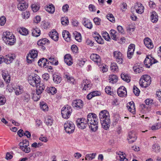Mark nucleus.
<instances>
[{"label":"nucleus","mask_w":161,"mask_h":161,"mask_svg":"<svg viewBox=\"0 0 161 161\" xmlns=\"http://www.w3.org/2000/svg\"><path fill=\"white\" fill-rule=\"evenodd\" d=\"M38 52L36 50H33L31 51L26 57L27 62L29 64L32 63L34 59L36 58Z\"/></svg>","instance_id":"1a4fd4ad"},{"label":"nucleus","mask_w":161,"mask_h":161,"mask_svg":"<svg viewBox=\"0 0 161 161\" xmlns=\"http://www.w3.org/2000/svg\"><path fill=\"white\" fill-rule=\"evenodd\" d=\"M30 14L29 12L26 11L22 14V17L23 19H26L30 16Z\"/></svg>","instance_id":"bf43d9fd"},{"label":"nucleus","mask_w":161,"mask_h":161,"mask_svg":"<svg viewBox=\"0 0 161 161\" xmlns=\"http://www.w3.org/2000/svg\"><path fill=\"white\" fill-rule=\"evenodd\" d=\"M36 86V92L38 94H41L45 88V86L43 83H41L40 82L37 84Z\"/></svg>","instance_id":"aec40b11"},{"label":"nucleus","mask_w":161,"mask_h":161,"mask_svg":"<svg viewBox=\"0 0 161 161\" xmlns=\"http://www.w3.org/2000/svg\"><path fill=\"white\" fill-rule=\"evenodd\" d=\"M45 9L47 12L51 14L53 13L55 10V7L52 4L46 5L45 7Z\"/></svg>","instance_id":"473e14b6"},{"label":"nucleus","mask_w":161,"mask_h":161,"mask_svg":"<svg viewBox=\"0 0 161 161\" xmlns=\"http://www.w3.org/2000/svg\"><path fill=\"white\" fill-rule=\"evenodd\" d=\"M65 131L68 133H73L75 129V126L74 123L69 121H66L64 125Z\"/></svg>","instance_id":"6e6552de"},{"label":"nucleus","mask_w":161,"mask_h":161,"mask_svg":"<svg viewBox=\"0 0 161 161\" xmlns=\"http://www.w3.org/2000/svg\"><path fill=\"white\" fill-rule=\"evenodd\" d=\"M127 108L128 110L133 114L135 113L136 109L135 104L133 102H129L127 105Z\"/></svg>","instance_id":"412c9836"},{"label":"nucleus","mask_w":161,"mask_h":161,"mask_svg":"<svg viewBox=\"0 0 161 161\" xmlns=\"http://www.w3.org/2000/svg\"><path fill=\"white\" fill-rule=\"evenodd\" d=\"M62 35L66 41L69 42L70 41V35L68 31H64L62 32Z\"/></svg>","instance_id":"c85d7f7f"},{"label":"nucleus","mask_w":161,"mask_h":161,"mask_svg":"<svg viewBox=\"0 0 161 161\" xmlns=\"http://www.w3.org/2000/svg\"><path fill=\"white\" fill-rule=\"evenodd\" d=\"M28 81L31 85L34 86L41 82V79L37 75H34V76L30 75L28 77Z\"/></svg>","instance_id":"0eeeda50"},{"label":"nucleus","mask_w":161,"mask_h":161,"mask_svg":"<svg viewBox=\"0 0 161 161\" xmlns=\"http://www.w3.org/2000/svg\"><path fill=\"white\" fill-rule=\"evenodd\" d=\"M40 106L41 108L44 111H47L48 107L47 104L44 102H41L40 103Z\"/></svg>","instance_id":"09e8293b"},{"label":"nucleus","mask_w":161,"mask_h":161,"mask_svg":"<svg viewBox=\"0 0 161 161\" xmlns=\"http://www.w3.org/2000/svg\"><path fill=\"white\" fill-rule=\"evenodd\" d=\"M31 8L32 11L34 12H36L38 11L39 8V7L36 4H34L31 5Z\"/></svg>","instance_id":"052dcab7"},{"label":"nucleus","mask_w":161,"mask_h":161,"mask_svg":"<svg viewBox=\"0 0 161 161\" xmlns=\"http://www.w3.org/2000/svg\"><path fill=\"white\" fill-rule=\"evenodd\" d=\"M102 34L103 37L107 41H109L110 39V38L108 34L106 31H103Z\"/></svg>","instance_id":"6e6d98bb"},{"label":"nucleus","mask_w":161,"mask_h":161,"mask_svg":"<svg viewBox=\"0 0 161 161\" xmlns=\"http://www.w3.org/2000/svg\"><path fill=\"white\" fill-rule=\"evenodd\" d=\"M48 42V40L46 38H43L39 40L37 43V45L41 46L42 48L43 49H45V47L43 46V45H45Z\"/></svg>","instance_id":"c756f323"},{"label":"nucleus","mask_w":161,"mask_h":161,"mask_svg":"<svg viewBox=\"0 0 161 161\" xmlns=\"http://www.w3.org/2000/svg\"><path fill=\"white\" fill-rule=\"evenodd\" d=\"M40 34L41 31L39 28H36L32 30V35L34 37H37L39 36Z\"/></svg>","instance_id":"c9c22d12"},{"label":"nucleus","mask_w":161,"mask_h":161,"mask_svg":"<svg viewBox=\"0 0 161 161\" xmlns=\"http://www.w3.org/2000/svg\"><path fill=\"white\" fill-rule=\"evenodd\" d=\"M46 91L48 93H51L52 95L55 94L57 92V90L54 87H47Z\"/></svg>","instance_id":"e433bc0d"},{"label":"nucleus","mask_w":161,"mask_h":161,"mask_svg":"<svg viewBox=\"0 0 161 161\" xmlns=\"http://www.w3.org/2000/svg\"><path fill=\"white\" fill-rule=\"evenodd\" d=\"M28 4L25 2L19 3L17 5L18 9L21 11L25 10L28 8Z\"/></svg>","instance_id":"2f4dec72"},{"label":"nucleus","mask_w":161,"mask_h":161,"mask_svg":"<svg viewBox=\"0 0 161 161\" xmlns=\"http://www.w3.org/2000/svg\"><path fill=\"white\" fill-rule=\"evenodd\" d=\"M151 20L153 23H156L158 20V16L157 14L155 11H153L151 13Z\"/></svg>","instance_id":"7c9ffc66"},{"label":"nucleus","mask_w":161,"mask_h":161,"mask_svg":"<svg viewBox=\"0 0 161 161\" xmlns=\"http://www.w3.org/2000/svg\"><path fill=\"white\" fill-rule=\"evenodd\" d=\"M93 21L96 25H99L100 24L101 20L98 18L96 17L94 19Z\"/></svg>","instance_id":"774afa93"},{"label":"nucleus","mask_w":161,"mask_h":161,"mask_svg":"<svg viewBox=\"0 0 161 161\" xmlns=\"http://www.w3.org/2000/svg\"><path fill=\"white\" fill-rule=\"evenodd\" d=\"M49 36L53 40L55 41H57L59 39L58 33L56 31L53 30L49 33Z\"/></svg>","instance_id":"4be33fe9"},{"label":"nucleus","mask_w":161,"mask_h":161,"mask_svg":"<svg viewBox=\"0 0 161 161\" xmlns=\"http://www.w3.org/2000/svg\"><path fill=\"white\" fill-rule=\"evenodd\" d=\"M47 59L43 58L39 59L38 62L39 65L41 66L43 65L44 66L46 64Z\"/></svg>","instance_id":"5fc2aeb1"},{"label":"nucleus","mask_w":161,"mask_h":161,"mask_svg":"<svg viewBox=\"0 0 161 161\" xmlns=\"http://www.w3.org/2000/svg\"><path fill=\"white\" fill-rule=\"evenodd\" d=\"M136 12L139 14H142L144 12V7L140 3H137L135 6Z\"/></svg>","instance_id":"b1692460"},{"label":"nucleus","mask_w":161,"mask_h":161,"mask_svg":"<svg viewBox=\"0 0 161 161\" xmlns=\"http://www.w3.org/2000/svg\"><path fill=\"white\" fill-rule=\"evenodd\" d=\"M90 58L98 66L102 65V63L101 57L95 53L92 54L90 56Z\"/></svg>","instance_id":"4468645a"},{"label":"nucleus","mask_w":161,"mask_h":161,"mask_svg":"<svg viewBox=\"0 0 161 161\" xmlns=\"http://www.w3.org/2000/svg\"><path fill=\"white\" fill-rule=\"evenodd\" d=\"M105 91L107 94L110 95H112L113 94V89H111V87L109 86H107L106 87Z\"/></svg>","instance_id":"603ef678"},{"label":"nucleus","mask_w":161,"mask_h":161,"mask_svg":"<svg viewBox=\"0 0 161 161\" xmlns=\"http://www.w3.org/2000/svg\"><path fill=\"white\" fill-rule=\"evenodd\" d=\"M65 62L68 65H70L73 64L72 60L70 55L67 54L64 56Z\"/></svg>","instance_id":"a878e982"},{"label":"nucleus","mask_w":161,"mask_h":161,"mask_svg":"<svg viewBox=\"0 0 161 161\" xmlns=\"http://www.w3.org/2000/svg\"><path fill=\"white\" fill-rule=\"evenodd\" d=\"M133 91L135 94L136 96L139 95L140 92V90L135 86H134L133 87Z\"/></svg>","instance_id":"680f3d73"},{"label":"nucleus","mask_w":161,"mask_h":161,"mask_svg":"<svg viewBox=\"0 0 161 161\" xmlns=\"http://www.w3.org/2000/svg\"><path fill=\"white\" fill-rule=\"evenodd\" d=\"M83 24L85 27L88 29H91L92 27V23L89 19H85Z\"/></svg>","instance_id":"f704fd0d"},{"label":"nucleus","mask_w":161,"mask_h":161,"mask_svg":"<svg viewBox=\"0 0 161 161\" xmlns=\"http://www.w3.org/2000/svg\"><path fill=\"white\" fill-rule=\"evenodd\" d=\"M87 123L91 130L96 131L98 128V119L97 115L93 113H90L87 116Z\"/></svg>","instance_id":"f03ea898"},{"label":"nucleus","mask_w":161,"mask_h":161,"mask_svg":"<svg viewBox=\"0 0 161 161\" xmlns=\"http://www.w3.org/2000/svg\"><path fill=\"white\" fill-rule=\"evenodd\" d=\"M40 94H38L37 92L36 94H34L32 96V99L35 101H37L39 100L40 96Z\"/></svg>","instance_id":"e2e57ef3"},{"label":"nucleus","mask_w":161,"mask_h":161,"mask_svg":"<svg viewBox=\"0 0 161 161\" xmlns=\"http://www.w3.org/2000/svg\"><path fill=\"white\" fill-rule=\"evenodd\" d=\"M133 69L136 73H139L143 71L144 68L139 65H134Z\"/></svg>","instance_id":"72a5a7b5"},{"label":"nucleus","mask_w":161,"mask_h":161,"mask_svg":"<svg viewBox=\"0 0 161 161\" xmlns=\"http://www.w3.org/2000/svg\"><path fill=\"white\" fill-rule=\"evenodd\" d=\"M96 154V153L87 154L86 155L85 159L86 160H91L95 158Z\"/></svg>","instance_id":"a18cd8bd"},{"label":"nucleus","mask_w":161,"mask_h":161,"mask_svg":"<svg viewBox=\"0 0 161 161\" xmlns=\"http://www.w3.org/2000/svg\"><path fill=\"white\" fill-rule=\"evenodd\" d=\"M92 86L91 81L88 80H84L81 84V87L82 90L87 91L90 89Z\"/></svg>","instance_id":"ddd939ff"},{"label":"nucleus","mask_w":161,"mask_h":161,"mask_svg":"<svg viewBox=\"0 0 161 161\" xmlns=\"http://www.w3.org/2000/svg\"><path fill=\"white\" fill-rule=\"evenodd\" d=\"M151 82L150 76L146 75L141 77L139 82L140 86L142 87L146 88L150 85Z\"/></svg>","instance_id":"20e7f679"},{"label":"nucleus","mask_w":161,"mask_h":161,"mask_svg":"<svg viewBox=\"0 0 161 161\" xmlns=\"http://www.w3.org/2000/svg\"><path fill=\"white\" fill-rule=\"evenodd\" d=\"M3 38L7 44L10 45H13L16 42L14 36L11 32L8 31L3 33Z\"/></svg>","instance_id":"7ed1b4c3"},{"label":"nucleus","mask_w":161,"mask_h":161,"mask_svg":"<svg viewBox=\"0 0 161 161\" xmlns=\"http://www.w3.org/2000/svg\"><path fill=\"white\" fill-rule=\"evenodd\" d=\"M15 94L16 95H19L21 94L23 92V88L20 86H18L14 89Z\"/></svg>","instance_id":"4c0bfd02"},{"label":"nucleus","mask_w":161,"mask_h":161,"mask_svg":"<svg viewBox=\"0 0 161 161\" xmlns=\"http://www.w3.org/2000/svg\"><path fill=\"white\" fill-rule=\"evenodd\" d=\"M93 36L97 42L100 44H103V40L100 35L97 32H95L93 35Z\"/></svg>","instance_id":"cd10ccee"},{"label":"nucleus","mask_w":161,"mask_h":161,"mask_svg":"<svg viewBox=\"0 0 161 161\" xmlns=\"http://www.w3.org/2000/svg\"><path fill=\"white\" fill-rule=\"evenodd\" d=\"M61 112L62 117L64 119H68L71 114L72 109L70 106L66 105L62 108Z\"/></svg>","instance_id":"39448f33"},{"label":"nucleus","mask_w":161,"mask_h":161,"mask_svg":"<svg viewBox=\"0 0 161 161\" xmlns=\"http://www.w3.org/2000/svg\"><path fill=\"white\" fill-rule=\"evenodd\" d=\"M16 58L14 54H9L4 57V62L7 64L11 63Z\"/></svg>","instance_id":"dca6fc26"},{"label":"nucleus","mask_w":161,"mask_h":161,"mask_svg":"<svg viewBox=\"0 0 161 161\" xmlns=\"http://www.w3.org/2000/svg\"><path fill=\"white\" fill-rule=\"evenodd\" d=\"M49 62L53 65H57L58 64V61L57 59L54 58L53 57H51L49 58Z\"/></svg>","instance_id":"de8ad7c7"},{"label":"nucleus","mask_w":161,"mask_h":161,"mask_svg":"<svg viewBox=\"0 0 161 161\" xmlns=\"http://www.w3.org/2000/svg\"><path fill=\"white\" fill-rule=\"evenodd\" d=\"M152 149L156 152H159L160 150V147L159 145L157 144H154L153 145Z\"/></svg>","instance_id":"4d7b16f0"},{"label":"nucleus","mask_w":161,"mask_h":161,"mask_svg":"<svg viewBox=\"0 0 161 161\" xmlns=\"http://www.w3.org/2000/svg\"><path fill=\"white\" fill-rule=\"evenodd\" d=\"M2 75L5 81L7 83H9L10 80V76L8 73V71L6 70H3Z\"/></svg>","instance_id":"6ab92c4d"},{"label":"nucleus","mask_w":161,"mask_h":161,"mask_svg":"<svg viewBox=\"0 0 161 161\" xmlns=\"http://www.w3.org/2000/svg\"><path fill=\"white\" fill-rule=\"evenodd\" d=\"M99 118L103 128L107 130L110 125V120L109 113L106 110L101 111L99 114Z\"/></svg>","instance_id":"f257e3e1"},{"label":"nucleus","mask_w":161,"mask_h":161,"mask_svg":"<svg viewBox=\"0 0 161 161\" xmlns=\"http://www.w3.org/2000/svg\"><path fill=\"white\" fill-rule=\"evenodd\" d=\"M75 39L78 42H81L82 40V37L80 34L77 31L74 33Z\"/></svg>","instance_id":"c03bdc74"},{"label":"nucleus","mask_w":161,"mask_h":161,"mask_svg":"<svg viewBox=\"0 0 161 161\" xmlns=\"http://www.w3.org/2000/svg\"><path fill=\"white\" fill-rule=\"evenodd\" d=\"M118 33L114 30H111L110 31V36L111 38L114 40H117V35Z\"/></svg>","instance_id":"37998d69"},{"label":"nucleus","mask_w":161,"mask_h":161,"mask_svg":"<svg viewBox=\"0 0 161 161\" xmlns=\"http://www.w3.org/2000/svg\"><path fill=\"white\" fill-rule=\"evenodd\" d=\"M53 80L54 82L58 84L60 82L61 80V78L59 76L54 74L53 75Z\"/></svg>","instance_id":"79ce46f5"},{"label":"nucleus","mask_w":161,"mask_h":161,"mask_svg":"<svg viewBox=\"0 0 161 161\" xmlns=\"http://www.w3.org/2000/svg\"><path fill=\"white\" fill-rule=\"evenodd\" d=\"M19 32L23 35H26L28 34L29 31L24 27H21L18 29Z\"/></svg>","instance_id":"ea45409f"},{"label":"nucleus","mask_w":161,"mask_h":161,"mask_svg":"<svg viewBox=\"0 0 161 161\" xmlns=\"http://www.w3.org/2000/svg\"><path fill=\"white\" fill-rule=\"evenodd\" d=\"M136 138L137 137L134 131H131L129 133L127 139L129 143L134 142L136 141Z\"/></svg>","instance_id":"f3484780"},{"label":"nucleus","mask_w":161,"mask_h":161,"mask_svg":"<svg viewBox=\"0 0 161 161\" xmlns=\"http://www.w3.org/2000/svg\"><path fill=\"white\" fill-rule=\"evenodd\" d=\"M157 62L156 60L155 59L150 55L147 56L144 61V64L147 67L149 68L152 64Z\"/></svg>","instance_id":"9d476101"},{"label":"nucleus","mask_w":161,"mask_h":161,"mask_svg":"<svg viewBox=\"0 0 161 161\" xmlns=\"http://www.w3.org/2000/svg\"><path fill=\"white\" fill-rule=\"evenodd\" d=\"M135 49V45L133 44H131L128 47V51H130L132 53H134Z\"/></svg>","instance_id":"69168bd1"},{"label":"nucleus","mask_w":161,"mask_h":161,"mask_svg":"<svg viewBox=\"0 0 161 161\" xmlns=\"http://www.w3.org/2000/svg\"><path fill=\"white\" fill-rule=\"evenodd\" d=\"M117 94L121 97H125L127 94L126 89L124 86L120 87L118 89Z\"/></svg>","instance_id":"a211bd4d"},{"label":"nucleus","mask_w":161,"mask_h":161,"mask_svg":"<svg viewBox=\"0 0 161 161\" xmlns=\"http://www.w3.org/2000/svg\"><path fill=\"white\" fill-rule=\"evenodd\" d=\"M62 24L63 25H66L69 23V20L67 17H62L61 19Z\"/></svg>","instance_id":"13d9d810"},{"label":"nucleus","mask_w":161,"mask_h":161,"mask_svg":"<svg viewBox=\"0 0 161 161\" xmlns=\"http://www.w3.org/2000/svg\"><path fill=\"white\" fill-rule=\"evenodd\" d=\"M64 77L65 79H67L68 82L72 84H75V79L73 77L70 76L69 73L67 72L65 73L64 74Z\"/></svg>","instance_id":"5701e85b"},{"label":"nucleus","mask_w":161,"mask_h":161,"mask_svg":"<svg viewBox=\"0 0 161 161\" xmlns=\"http://www.w3.org/2000/svg\"><path fill=\"white\" fill-rule=\"evenodd\" d=\"M114 55L116 61L119 64L123 63V56L122 53L119 51H115L114 52Z\"/></svg>","instance_id":"2eb2a0df"},{"label":"nucleus","mask_w":161,"mask_h":161,"mask_svg":"<svg viewBox=\"0 0 161 161\" xmlns=\"http://www.w3.org/2000/svg\"><path fill=\"white\" fill-rule=\"evenodd\" d=\"M127 31L129 33H131L133 32L135 29V27L134 26L129 25L127 27Z\"/></svg>","instance_id":"338daca9"},{"label":"nucleus","mask_w":161,"mask_h":161,"mask_svg":"<svg viewBox=\"0 0 161 161\" xmlns=\"http://www.w3.org/2000/svg\"><path fill=\"white\" fill-rule=\"evenodd\" d=\"M53 119L50 116H47L45 119V122L47 125L51 126L53 123Z\"/></svg>","instance_id":"a19ab883"},{"label":"nucleus","mask_w":161,"mask_h":161,"mask_svg":"<svg viewBox=\"0 0 161 161\" xmlns=\"http://www.w3.org/2000/svg\"><path fill=\"white\" fill-rule=\"evenodd\" d=\"M76 123L78 128L81 129L85 128L88 125L86 119L83 118L78 119L76 121Z\"/></svg>","instance_id":"f8f14e48"},{"label":"nucleus","mask_w":161,"mask_h":161,"mask_svg":"<svg viewBox=\"0 0 161 161\" xmlns=\"http://www.w3.org/2000/svg\"><path fill=\"white\" fill-rule=\"evenodd\" d=\"M107 17L108 19L112 22H114L115 18L113 15L110 13L108 14L107 15Z\"/></svg>","instance_id":"864d4df0"},{"label":"nucleus","mask_w":161,"mask_h":161,"mask_svg":"<svg viewBox=\"0 0 161 161\" xmlns=\"http://www.w3.org/2000/svg\"><path fill=\"white\" fill-rule=\"evenodd\" d=\"M121 77L123 80L127 83L129 82L130 81V77L125 73H123L121 74Z\"/></svg>","instance_id":"58836bf2"},{"label":"nucleus","mask_w":161,"mask_h":161,"mask_svg":"<svg viewBox=\"0 0 161 161\" xmlns=\"http://www.w3.org/2000/svg\"><path fill=\"white\" fill-rule=\"evenodd\" d=\"M72 105L75 109L79 110L83 108L84 103L81 100L78 99L73 101Z\"/></svg>","instance_id":"9b49d317"},{"label":"nucleus","mask_w":161,"mask_h":161,"mask_svg":"<svg viewBox=\"0 0 161 161\" xmlns=\"http://www.w3.org/2000/svg\"><path fill=\"white\" fill-rule=\"evenodd\" d=\"M120 160L121 161H128V159L125 157V154H123L122 152H119L118 153Z\"/></svg>","instance_id":"3c124183"},{"label":"nucleus","mask_w":161,"mask_h":161,"mask_svg":"<svg viewBox=\"0 0 161 161\" xmlns=\"http://www.w3.org/2000/svg\"><path fill=\"white\" fill-rule=\"evenodd\" d=\"M110 69L112 72H117L118 71V67L116 63H111Z\"/></svg>","instance_id":"49530a36"},{"label":"nucleus","mask_w":161,"mask_h":161,"mask_svg":"<svg viewBox=\"0 0 161 161\" xmlns=\"http://www.w3.org/2000/svg\"><path fill=\"white\" fill-rule=\"evenodd\" d=\"M19 149L25 153H29L31 152V149L29 146V142L26 140H24L19 144Z\"/></svg>","instance_id":"423d86ee"},{"label":"nucleus","mask_w":161,"mask_h":161,"mask_svg":"<svg viewBox=\"0 0 161 161\" xmlns=\"http://www.w3.org/2000/svg\"><path fill=\"white\" fill-rule=\"evenodd\" d=\"M6 22V19L5 16H3L0 18V25L3 26L4 25Z\"/></svg>","instance_id":"0e129e2a"},{"label":"nucleus","mask_w":161,"mask_h":161,"mask_svg":"<svg viewBox=\"0 0 161 161\" xmlns=\"http://www.w3.org/2000/svg\"><path fill=\"white\" fill-rule=\"evenodd\" d=\"M118 77L117 76L114 74H112L109 76L108 81L110 83L114 84L118 81Z\"/></svg>","instance_id":"bb28decb"},{"label":"nucleus","mask_w":161,"mask_h":161,"mask_svg":"<svg viewBox=\"0 0 161 161\" xmlns=\"http://www.w3.org/2000/svg\"><path fill=\"white\" fill-rule=\"evenodd\" d=\"M30 98V97L29 94L27 93H24L23 94L22 99L24 101L28 102L29 101Z\"/></svg>","instance_id":"8fccbe9b"},{"label":"nucleus","mask_w":161,"mask_h":161,"mask_svg":"<svg viewBox=\"0 0 161 161\" xmlns=\"http://www.w3.org/2000/svg\"><path fill=\"white\" fill-rule=\"evenodd\" d=\"M144 43L146 46L149 49H152L153 47V45L151 40L149 38H145L144 39Z\"/></svg>","instance_id":"393cba45"}]
</instances>
